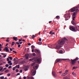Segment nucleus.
Here are the masks:
<instances>
[{"instance_id": "obj_1", "label": "nucleus", "mask_w": 79, "mask_h": 79, "mask_svg": "<svg viewBox=\"0 0 79 79\" xmlns=\"http://www.w3.org/2000/svg\"><path fill=\"white\" fill-rule=\"evenodd\" d=\"M65 40L68 41V40L65 37L64 38V39L59 40L58 42V44L56 45V47L55 48L56 49L60 48L62 47V45L64 44V43H65Z\"/></svg>"}, {"instance_id": "obj_2", "label": "nucleus", "mask_w": 79, "mask_h": 79, "mask_svg": "<svg viewBox=\"0 0 79 79\" xmlns=\"http://www.w3.org/2000/svg\"><path fill=\"white\" fill-rule=\"evenodd\" d=\"M79 8V5L78 6H75L73 7L72 9H71V12H74V11L75 12H73L72 14V17H73V21H74L75 18H76V15L77 13L79 11V9L78 8Z\"/></svg>"}, {"instance_id": "obj_3", "label": "nucleus", "mask_w": 79, "mask_h": 79, "mask_svg": "<svg viewBox=\"0 0 79 79\" xmlns=\"http://www.w3.org/2000/svg\"><path fill=\"white\" fill-rule=\"evenodd\" d=\"M32 60H34V61H35V62L37 63H39V64H40V63H41V59L37 57L33 58L32 59H29L30 61H32Z\"/></svg>"}, {"instance_id": "obj_4", "label": "nucleus", "mask_w": 79, "mask_h": 79, "mask_svg": "<svg viewBox=\"0 0 79 79\" xmlns=\"http://www.w3.org/2000/svg\"><path fill=\"white\" fill-rule=\"evenodd\" d=\"M70 29L72 31L76 32L77 31V27H74L72 26L70 27Z\"/></svg>"}, {"instance_id": "obj_5", "label": "nucleus", "mask_w": 79, "mask_h": 79, "mask_svg": "<svg viewBox=\"0 0 79 79\" xmlns=\"http://www.w3.org/2000/svg\"><path fill=\"white\" fill-rule=\"evenodd\" d=\"M71 17V15H70V14H66L64 15V17L65 18V21H67L68 20L70 17Z\"/></svg>"}, {"instance_id": "obj_6", "label": "nucleus", "mask_w": 79, "mask_h": 79, "mask_svg": "<svg viewBox=\"0 0 79 79\" xmlns=\"http://www.w3.org/2000/svg\"><path fill=\"white\" fill-rule=\"evenodd\" d=\"M78 60H79V58H78V57H77L75 59L73 60V59H71V61L72 64H73V65H74L75 64V63H76V61Z\"/></svg>"}, {"instance_id": "obj_7", "label": "nucleus", "mask_w": 79, "mask_h": 79, "mask_svg": "<svg viewBox=\"0 0 79 79\" xmlns=\"http://www.w3.org/2000/svg\"><path fill=\"white\" fill-rule=\"evenodd\" d=\"M62 60H65V59H56V60L55 64H56V63H59V62H61V61Z\"/></svg>"}, {"instance_id": "obj_8", "label": "nucleus", "mask_w": 79, "mask_h": 79, "mask_svg": "<svg viewBox=\"0 0 79 79\" xmlns=\"http://www.w3.org/2000/svg\"><path fill=\"white\" fill-rule=\"evenodd\" d=\"M36 72V70L34 69H32L31 72V74L32 76H34L35 74V72Z\"/></svg>"}, {"instance_id": "obj_9", "label": "nucleus", "mask_w": 79, "mask_h": 79, "mask_svg": "<svg viewBox=\"0 0 79 79\" xmlns=\"http://www.w3.org/2000/svg\"><path fill=\"white\" fill-rule=\"evenodd\" d=\"M55 45L54 44H49L48 45V47H49V48H55Z\"/></svg>"}, {"instance_id": "obj_10", "label": "nucleus", "mask_w": 79, "mask_h": 79, "mask_svg": "<svg viewBox=\"0 0 79 79\" xmlns=\"http://www.w3.org/2000/svg\"><path fill=\"white\" fill-rule=\"evenodd\" d=\"M35 53H37V54H40V51L37 49H35Z\"/></svg>"}, {"instance_id": "obj_11", "label": "nucleus", "mask_w": 79, "mask_h": 79, "mask_svg": "<svg viewBox=\"0 0 79 79\" xmlns=\"http://www.w3.org/2000/svg\"><path fill=\"white\" fill-rule=\"evenodd\" d=\"M52 75L54 76V77H57V75L56 74L55 72H52Z\"/></svg>"}, {"instance_id": "obj_12", "label": "nucleus", "mask_w": 79, "mask_h": 79, "mask_svg": "<svg viewBox=\"0 0 79 79\" xmlns=\"http://www.w3.org/2000/svg\"><path fill=\"white\" fill-rule=\"evenodd\" d=\"M38 67H39V65H37L35 66H33V69L34 70H36V69H37V68H38Z\"/></svg>"}, {"instance_id": "obj_13", "label": "nucleus", "mask_w": 79, "mask_h": 79, "mask_svg": "<svg viewBox=\"0 0 79 79\" xmlns=\"http://www.w3.org/2000/svg\"><path fill=\"white\" fill-rule=\"evenodd\" d=\"M65 73H63V75H62V76H65L66 74H67L68 73L67 72H68V70H67L65 71Z\"/></svg>"}, {"instance_id": "obj_14", "label": "nucleus", "mask_w": 79, "mask_h": 79, "mask_svg": "<svg viewBox=\"0 0 79 79\" xmlns=\"http://www.w3.org/2000/svg\"><path fill=\"white\" fill-rule=\"evenodd\" d=\"M28 57H29V54H26L25 56V58H26L27 60V59H29V58Z\"/></svg>"}, {"instance_id": "obj_15", "label": "nucleus", "mask_w": 79, "mask_h": 79, "mask_svg": "<svg viewBox=\"0 0 79 79\" xmlns=\"http://www.w3.org/2000/svg\"><path fill=\"white\" fill-rule=\"evenodd\" d=\"M50 34H51V35H53V34L54 35H55V33L53 32V31H51L49 32Z\"/></svg>"}, {"instance_id": "obj_16", "label": "nucleus", "mask_w": 79, "mask_h": 79, "mask_svg": "<svg viewBox=\"0 0 79 79\" xmlns=\"http://www.w3.org/2000/svg\"><path fill=\"white\" fill-rule=\"evenodd\" d=\"M13 39L14 40H15V41H17V40H18V38H17V37H14Z\"/></svg>"}, {"instance_id": "obj_17", "label": "nucleus", "mask_w": 79, "mask_h": 79, "mask_svg": "<svg viewBox=\"0 0 79 79\" xmlns=\"http://www.w3.org/2000/svg\"><path fill=\"white\" fill-rule=\"evenodd\" d=\"M5 49L6 52H9V49L7 47H5Z\"/></svg>"}, {"instance_id": "obj_18", "label": "nucleus", "mask_w": 79, "mask_h": 79, "mask_svg": "<svg viewBox=\"0 0 79 79\" xmlns=\"http://www.w3.org/2000/svg\"><path fill=\"white\" fill-rule=\"evenodd\" d=\"M71 23L73 24V25H74V26H76V24L74 22V21H72L71 22Z\"/></svg>"}, {"instance_id": "obj_19", "label": "nucleus", "mask_w": 79, "mask_h": 79, "mask_svg": "<svg viewBox=\"0 0 79 79\" xmlns=\"http://www.w3.org/2000/svg\"><path fill=\"white\" fill-rule=\"evenodd\" d=\"M1 55H2L4 56L3 57L4 58H5V57H6V55H5V53H1Z\"/></svg>"}, {"instance_id": "obj_20", "label": "nucleus", "mask_w": 79, "mask_h": 79, "mask_svg": "<svg viewBox=\"0 0 79 79\" xmlns=\"http://www.w3.org/2000/svg\"><path fill=\"white\" fill-rule=\"evenodd\" d=\"M27 79H34L33 77H28Z\"/></svg>"}, {"instance_id": "obj_21", "label": "nucleus", "mask_w": 79, "mask_h": 79, "mask_svg": "<svg viewBox=\"0 0 79 79\" xmlns=\"http://www.w3.org/2000/svg\"><path fill=\"white\" fill-rule=\"evenodd\" d=\"M56 19H60V16L59 15H57V16H56Z\"/></svg>"}, {"instance_id": "obj_22", "label": "nucleus", "mask_w": 79, "mask_h": 79, "mask_svg": "<svg viewBox=\"0 0 79 79\" xmlns=\"http://www.w3.org/2000/svg\"><path fill=\"white\" fill-rule=\"evenodd\" d=\"M35 37H36V36L34 35H33L31 37V39H34V38Z\"/></svg>"}, {"instance_id": "obj_23", "label": "nucleus", "mask_w": 79, "mask_h": 79, "mask_svg": "<svg viewBox=\"0 0 79 79\" xmlns=\"http://www.w3.org/2000/svg\"><path fill=\"white\" fill-rule=\"evenodd\" d=\"M8 57H9V58H10V60H13V57H11L8 56Z\"/></svg>"}, {"instance_id": "obj_24", "label": "nucleus", "mask_w": 79, "mask_h": 79, "mask_svg": "<svg viewBox=\"0 0 79 79\" xmlns=\"http://www.w3.org/2000/svg\"><path fill=\"white\" fill-rule=\"evenodd\" d=\"M9 72V70H6L5 71V73H8Z\"/></svg>"}, {"instance_id": "obj_25", "label": "nucleus", "mask_w": 79, "mask_h": 79, "mask_svg": "<svg viewBox=\"0 0 79 79\" xmlns=\"http://www.w3.org/2000/svg\"><path fill=\"white\" fill-rule=\"evenodd\" d=\"M38 45H42V42H40L38 43Z\"/></svg>"}, {"instance_id": "obj_26", "label": "nucleus", "mask_w": 79, "mask_h": 79, "mask_svg": "<svg viewBox=\"0 0 79 79\" xmlns=\"http://www.w3.org/2000/svg\"><path fill=\"white\" fill-rule=\"evenodd\" d=\"M15 42H12L11 44V46H13V45H15Z\"/></svg>"}, {"instance_id": "obj_27", "label": "nucleus", "mask_w": 79, "mask_h": 79, "mask_svg": "<svg viewBox=\"0 0 79 79\" xmlns=\"http://www.w3.org/2000/svg\"><path fill=\"white\" fill-rule=\"evenodd\" d=\"M32 49H34L35 48V46L32 45L31 47Z\"/></svg>"}, {"instance_id": "obj_28", "label": "nucleus", "mask_w": 79, "mask_h": 79, "mask_svg": "<svg viewBox=\"0 0 79 79\" xmlns=\"http://www.w3.org/2000/svg\"><path fill=\"white\" fill-rule=\"evenodd\" d=\"M35 64V62H34V63H33L32 64H31L32 66H34V64Z\"/></svg>"}, {"instance_id": "obj_29", "label": "nucleus", "mask_w": 79, "mask_h": 79, "mask_svg": "<svg viewBox=\"0 0 79 79\" xmlns=\"http://www.w3.org/2000/svg\"><path fill=\"white\" fill-rule=\"evenodd\" d=\"M63 51L62 50H60L59 51V53H63Z\"/></svg>"}, {"instance_id": "obj_30", "label": "nucleus", "mask_w": 79, "mask_h": 79, "mask_svg": "<svg viewBox=\"0 0 79 79\" xmlns=\"http://www.w3.org/2000/svg\"><path fill=\"white\" fill-rule=\"evenodd\" d=\"M22 64H24V63H25V61H23L21 62Z\"/></svg>"}, {"instance_id": "obj_31", "label": "nucleus", "mask_w": 79, "mask_h": 79, "mask_svg": "<svg viewBox=\"0 0 79 79\" xmlns=\"http://www.w3.org/2000/svg\"><path fill=\"white\" fill-rule=\"evenodd\" d=\"M15 69H16V68H15V67H14L13 68L12 70H13V71H15Z\"/></svg>"}, {"instance_id": "obj_32", "label": "nucleus", "mask_w": 79, "mask_h": 79, "mask_svg": "<svg viewBox=\"0 0 79 79\" xmlns=\"http://www.w3.org/2000/svg\"><path fill=\"white\" fill-rule=\"evenodd\" d=\"M76 69V67H73L72 69H73V70H74V69Z\"/></svg>"}, {"instance_id": "obj_33", "label": "nucleus", "mask_w": 79, "mask_h": 79, "mask_svg": "<svg viewBox=\"0 0 79 79\" xmlns=\"http://www.w3.org/2000/svg\"><path fill=\"white\" fill-rule=\"evenodd\" d=\"M11 60L9 61L8 62V64H10V63H11Z\"/></svg>"}, {"instance_id": "obj_34", "label": "nucleus", "mask_w": 79, "mask_h": 79, "mask_svg": "<svg viewBox=\"0 0 79 79\" xmlns=\"http://www.w3.org/2000/svg\"><path fill=\"white\" fill-rule=\"evenodd\" d=\"M8 66H9V65H8V64H6V65H5V67H6V68H8Z\"/></svg>"}, {"instance_id": "obj_35", "label": "nucleus", "mask_w": 79, "mask_h": 79, "mask_svg": "<svg viewBox=\"0 0 79 79\" xmlns=\"http://www.w3.org/2000/svg\"><path fill=\"white\" fill-rule=\"evenodd\" d=\"M24 70H25V71H27V70H28V69H27V68L25 69Z\"/></svg>"}, {"instance_id": "obj_36", "label": "nucleus", "mask_w": 79, "mask_h": 79, "mask_svg": "<svg viewBox=\"0 0 79 79\" xmlns=\"http://www.w3.org/2000/svg\"><path fill=\"white\" fill-rule=\"evenodd\" d=\"M72 74H73V75H74V76H75V75H76V73H75L74 72H73L72 73Z\"/></svg>"}, {"instance_id": "obj_37", "label": "nucleus", "mask_w": 79, "mask_h": 79, "mask_svg": "<svg viewBox=\"0 0 79 79\" xmlns=\"http://www.w3.org/2000/svg\"><path fill=\"white\" fill-rule=\"evenodd\" d=\"M28 45H29V46H30V45H31V44L30 43H28Z\"/></svg>"}, {"instance_id": "obj_38", "label": "nucleus", "mask_w": 79, "mask_h": 79, "mask_svg": "<svg viewBox=\"0 0 79 79\" xmlns=\"http://www.w3.org/2000/svg\"><path fill=\"white\" fill-rule=\"evenodd\" d=\"M45 32H46V31H45V30H44L43 32L44 34H45Z\"/></svg>"}, {"instance_id": "obj_39", "label": "nucleus", "mask_w": 79, "mask_h": 79, "mask_svg": "<svg viewBox=\"0 0 79 79\" xmlns=\"http://www.w3.org/2000/svg\"><path fill=\"white\" fill-rule=\"evenodd\" d=\"M17 68L18 69H19V64L17 65Z\"/></svg>"}, {"instance_id": "obj_40", "label": "nucleus", "mask_w": 79, "mask_h": 79, "mask_svg": "<svg viewBox=\"0 0 79 79\" xmlns=\"http://www.w3.org/2000/svg\"><path fill=\"white\" fill-rule=\"evenodd\" d=\"M18 75H20V73H18L17 74L16 76H18Z\"/></svg>"}, {"instance_id": "obj_41", "label": "nucleus", "mask_w": 79, "mask_h": 79, "mask_svg": "<svg viewBox=\"0 0 79 79\" xmlns=\"http://www.w3.org/2000/svg\"><path fill=\"white\" fill-rule=\"evenodd\" d=\"M6 69V68H4L3 69V71H4V70H5V69Z\"/></svg>"}, {"instance_id": "obj_42", "label": "nucleus", "mask_w": 79, "mask_h": 79, "mask_svg": "<svg viewBox=\"0 0 79 79\" xmlns=\"http://www.w3.org/2000/svg\"><path fill=\"white\" fill-rule=\"evenodd\" d=\"M13 52H14V53H17V52H16V51H13Z\"/></svg>"}, {"instance_id": "obj_43", "label": "nucleus", "mask_w": 79, "mask_h": 79, "mask_svg": "<svg viewBox=\"0 0 79 79\" xmlns=\"http://www.w3.org/2000/svg\"><path fill=\"white\" fill-rule=\"evenodd\" d=\"M0 78H1V79H4V76L1 77H0Z\"/></svg>"}, {"instance_id": "obj_44", "label": "nucleus", "mask_w": 79, "mask_h": 79, "mask_svg": "<svg viewBox=\"0 0 79 79\" xmlns=\"http://www.w3.org/2000/svg\"><path fill=\"white\" fill-rule=\"evenodd\" d=\"M16 72H19V70H18V69H16Z\"/></svg>"}, {"instance_id": "obj_45", "label": "nucleus", "mask_w": 79, "mask_h": 79, "mask_svg": "<svg viewBox=\"0 0 79 79\" xmlns=\"http://www.w3.org/2000/svg\"><path fill=\"white\" fill-rule=\"evenodd\" d=\"M20 73H23V70H20Z\"/></svg>"}, {"instance_id": "obj_46", "label": "nucleus", "mask_w": 79, "mask_h": 79, "mask_svg": "<svg viewBox=\"0 0 79 79\" xmlns=\"http://www.w3.org/2000/svg\"><path fill=\"white\" fill-rule=\"evenodd\" d=\"M9 60L10 59H9V58H7V61H9Z\"/></svg>"}, {"instance_id": "obj_47", "label": "nucleus", "mask_w": 79, "mask_h": 79, "mask_svg": "<svg viewBox=\"0 0 79 79\" xmlns=\"http://www.w3.org/2000/svg\"><path fill=\"white\" fill-rule=\"evenodd\" d=\"M21 47V45L20 44H19L18 45V47H19H19Z\"/></svg>"}, {"instance_id": "obj_48", "label": "nucleus", "mask_w": 79, "mask_h": 79, "mask_svg": "<svg viewBox=\"0 0 79 79\" xmlns=\"http://www.w3.org/2000/svg\"><path fill=\"white\" fill-rule=\"evenodd\" d=\"M9 69H10L11 68V66H9L8 68Z\"/></svg>"}, {"instance_id": "obj_49", "label": "nucleus", "mask_w": 79, "mask_h": 79, "mask_svg": "<svg viewBox=\"0 0 79 79\" xmlns=\"http://www.w3.org/2000/svg\"><path fill=\"white\" fill-rule=\"evenodd\" d=\"M33 56H35V53H33Z\"/></svg>"}, {"instance_id": "obj_50", "label": "nucleus", "mask_w": 79, "mask_h": 79, "mask_svg": "<svg viewBox=\"0 0 79 79\" xmlns=\"http://www.w3.org/2000/svg\"><path fill=\"white\" fill-rule=\"evenodd\" d=\"M39 41H42V39H41V38H40L39 39Z\"/></svg>"}, {"instance_id": "obj_51", "label": "nucleus", "mask_w": 79, "mask_h": 79, "mask_svg": "<svg viewBox=\"0 0 79 79\" xmlns=\"http://www.w3.org/2000/svg\"><path fill=\"white\" fill-rule=\"evenodd\" d=\"M6 42H10V41H9V40H6Z\"/></svg>"}, {"instance_id": "obj_52", "label": "nucleus", "mask_w": 79, "mask_h": 79, "mask_svg": "<svg viewBox=\"0 0 79 79\" xmlns=\"http://www.w3.org/2000/svg\"><path fill=\"white\" fill-rule=\"evenodd\" d=\"M8 76H10V73H9L7 74Z\"/></svg>"}, {"instance_id": "obj_53", "label": "nucleus", "mask_w": 79, "mask_h": 79, "mask_svg": "<svg viewBox=\"0 0 79 79\" xmlns=\"http://www.w3.org/2000/svg\"><path fill=\"white\" fill-rule=\"evenodd\" d=\"M12 64H13L12 63H10V64L9 65H12Z\"/></svg>"}, {"instance_id": "obj_54", "label": "nucleus", "mask_w": 79, "mask_h": 79, "mask_svg": "<svg viewBox=\"0 0 79 79\" xmlns=\"http://www.w3.org/2000/svg\"><path fill=\"white\" fill-rule=\"evenodd\" d=\"M15 44H18V45H19V42H16L15 43Z\"/></svg>"}, {"instance_id": "obj_55", "label": "nucleus", "mask_w": 79, "mask_h": 79, "mask_svg": "<svg viewBox=\"0 0 79 79\" xmlns=\"http://www.w3.org/2000/svg\"><path fill=\"white\" fill-rule=\"evenodd\" d=\"M2 74H3V73H0V76H1V75H2Z\"/></svg>"}, {"instance_id": "obj_56", "label": "nucleus", "mask_w": 79, "mask_h": 79, "mask_svg": "<svg viewBox=\"0 0 79 79\" xmlns=\"http://www.w3.org/2000/svg\"><path fill=\"white\" fill-rule=\"evenodd\" d=\"M2 69H3V68H2L0 69V71H1L2 70Z\"/></svg>"}, {"instance_id": "obj_57", "label": "nucleus", "mask_w": 79, "mask_h": 79, "mask_svg": "<svg viewBox=\"0 0 79 79\" xmlns=\"http://www.w3.org/2000/svg\"><path fill=\"white\" fill-rule=\"evenodd\" d=\"M52 23V21H50L49 22V23Z\"/></svg>"}, {"instance_id": "obj_58", "label": "nucleus", "mask_w": 79, "mask_h": 79, "mask_svg": "<svg viewBox=\"0 0 79 79\" xmlns=\"http://www.w3.org/2000/svg\"><path fill=\"white\" fill-rule=\"evenodd\" d=\"M23 79H26V77H23Z\"/></svg>"}, {"instance_id": "obj_59", "label": "nucleus", "mask_w": 79, "mask_h": 79, "mask_svg": "<svg viewBox=\"0 0 79 79\" xmlns=\"http://www.w3.org/2000/svg\"><path fill=\"white\" fill-rule=\"evenodd\" d=\"M8 44H6V47H7V46H8Z\"/></svg>"}, {"instance_id": "obj_60", "label": "nucleus", "mask_w": 79, "mask_h": 79, "mask_svg": "<svg viewBox=\"0 0 79 79\" xmlns=\"http://www.w3.org/2000/svg\"><path fill=\"white\" fill-rule=\"evenodd\" d=\"M27 37V36H23V37H25L26 38V37Z\"/></svg>"}, {"instance_id": "obj_61", "label": "nucleus", "mask_w": 79, "mask_h": 79, "mask_svg": "<svg viewBox=\"0 0 79 79\" xmlns=\"http://www.w3.org/2000/svg\"><path fill=\"white\" fill-rule=\"evenodd\" d=\"M22 41V40H19V42H21Z\"/></svg>"}, {"instance_id": "obj_62", "label": "nucleus", "mask_w": 79, "mask_h": 79, "mask_svg": "<svg viewBox=\"0 0 79 79\" xmlns=\"http://www.w3.org/2000/svg\"><path fill=\"white\" fill-rule=\"evenodd\" d=\"M10 50L11 51H12L13 50V49H11V48H10Z\"/></svg>"}, {"instance_id": "obj_63", "label": "nucleus", "mask_w": 79, "mask_h": 79, "mask_svg": "<svg viewBox=\"0 0 79 79\" xmlns=\"http://www.w3.org/2000/svg\"><path fill=\"white\" fill-rule=\"evenodd\" d=\"M34 52V49H32V52Z\"/></svg>"}, {"instance_id": "obj_64", "label": "nucleus", "mask_w": 79, "mask_h": 79, "mask_svg": "<svg viewBox=\"0 0 79 79\" xmlns=\"http://www.w3.org/2000/svg\"><path fill=\"white\" fill-rule=\"evenodd\" d=\"M16 58H14L13 60L14 61H16Z\"/></svg>"}]
</instances>
